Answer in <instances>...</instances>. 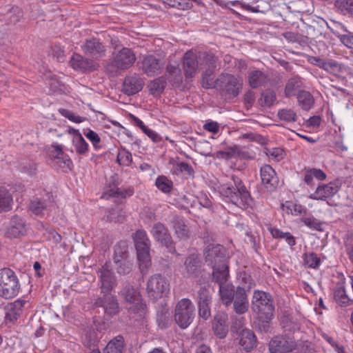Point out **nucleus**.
<instances>
[{"label":"nucleus","mask_w":353,"mask_h":353,"mask_svg":"<svg viewBox=\"0 0 353 353\" xmlns=\"http://www.w3.org/2000/svg\"><path fill=\"white\" fill-rule=\"evenodd\" d=\"M6 231L10 238H17L23 235L26 232L25 222L21 218L14 216L10 221Z\"/></svg>","instance_id":"obj_20"},{"label":"nucleus","mask_w":353,"mask_h":353,"mask_svg":"<svg viewBox=\"0 0 353 353\" xmlns=\"http://www.w3.org/2000/svg\"><path fill=\"white\" fill-rule=\"evenodd\" d=\"M296 341L287 335H278L269 342L268 349L270 353H290L296 349Z\"/></svg>","instance_id":"obj_9"},{"label":"nucleus","mask_w":353,"mask_h":353,"mask_svg":"<svg viewBox=\"0 0 353 353\" xmlns=\"http://www.w3.org/2000/svg\"><path fill=\"white\" fill-rule=\"evenodd\" d=\"M134 241L141 271L142 273L145 274L148 267L151 264L149 253L150 240L145 231L142 230H138L134 235Z\"/></svg>","instance_id":"obj_5"},{"label":"nucleus","mask_w":353,"mask_h":353,"mask_svg":"<svg viewBox=\"0 0 353 353\" xmlns=\"http://www.w3.org/2000/svg\"><path fill=\"white\" fill-rule=\"evenodd\" d=\"M221 3H216L217 5L220 6L222 8H229L231 6H239L241 8L254 12V13H264L262 10H260L259 9V6L253 7L250 6V4L245 3L244 2H241L239 1H225L223 0H220Z\"/></svg>","instance_id":"obj_35"},{"label":"nucleus","mask_w":353,"mask_h":353,"mask_svg":"<svg viewBox=\"0 0 353 353\" xmlns=\"http://www.w3.org/2000/svg\"><path fill=\"white\" fill-rule=\"evenodd\" d=\"M261 178L263 184L266 188L272 190L278 183L274 170L269 165H265L261 168Z\"/></svg>","instance_id":"obj_22"},{"label":"nucleus","mask_w":353,"mask_h":353,"mask_svg":"<svg viewBox=\"0 0 353 353\" xmlns=\"http://www.w3.org/2000/svg\"><path fill=\"white\" fill-rule=\"evenodd\" d=\"M121 210L119 208L108 209L106 210L103 219L106 221H121V216L119 214Z\"/></svg>","instance_id":"obj_54"},{"label":"nucleus","mask_w":353,"mask_h":353,"mask_svg":"<svg viewBox=\"0 0 353 353\" xmlns=\"http://www.w3.org/2000/svg\"><path fill=\"white\" fill-rule=\"evenodd\" d=\"M164 65V62L153 55L145 56L140 62V68L147 76L152 77L159 74Z\"/></svg>","instance_id":"obj_12"},{"label":"nucleus","mask_w":353,"mask_h":353,"mask_svg":"<svg viewBox=\"0 0 353 353\" xmlns=\"http://www.w3.org/2000/svg\"><path fill=\"white\" fill-rule=\"evenodd\" d=\"M212 301L211 293L208 288H201L198 292L199 315L204 320L211 316L210 304Z\"/></svg>","instance_id":"obj_13"},{"label":"nucleus","mask_w":353,"mask_h":353,"mask_svg":"<svg viewBox=\"0 0 353 353\" xmlns=\"http://www.w3.org/2000/svg\"><path fill=\"white\" fill-rule=\"evenodd\" d=\"M195 353H212V352L208 346L201 345L196 348Z\"/></svg>","instance_id":"obj_64"},{"label":"nucleus","mask_w":353,"mask_h":353,"mask_svg":"<svg viewBox=\"0 0 353 353\" xmlns=\"http://www.w3.org/2000/svg\"><path fill=\"white\" fill-rule=\"evenodd\" d=\"M48 207H54L53 203H51L50 206H48L45 202L39 201V200H34L31 201L30 204V210L35 214H46V211L48 210Z\"/></svg>","instance_id":"obj_43"},{"label":"nucleus","mask_w":353,"mask_h":353,"mask_svg":"<svg viewBox=\"0 0 353 353\" xmlns=\"http://www.w3.org/2000/svg\"><path fill=\"white\" fill-rule=\"evenodd\" d=\"M252 310L256 312L259 319L268 321L272 316L274 307L273 306L271 296L260 290H255L252 301Z\"/></svg>","instance_id":"obj_6"},{"label":"nucleus","mask_w":353,"mask_h":353,"mask_svg":"<svg viewBox=\"0 0 353 353\" xmlns=\"http://www.w3.org/2000/svg\"><path fill=\"white\" fill-rule=\"evenodd\" d=\"M299 105L305 110H309L314 103L312 95L307 91H300L297 96Z\"/></svg>","instance_id":"obj_36"},{"label":"nucleus","mask_w":353,"mask_h":353,"mask_svg":"<svg viewBox=\"0 0 353 353\" xmlns=\"http://www.w3.org/2000/svg\"><path fill=\"white\" fill-rule=\"evenodd\" d=\"M12 198L6 190H0V212L10 208Z\"/></svg>","instance_id":"obj_46"},{"label":"nucleus","mask_w":353,"mask_h":353,"mask_svg":"<svg viewBox=\"0 0 353 353\" xmlns=\"http://www.w3.org/2000/svg\"><path fill=\"white\" fill-rule=\"evenodd\" d=\"M60 114L64 117L68 119L72 122L76 123H80L83 122L85 120V117H80L79 115L75 114L70 110L66 109H59Z\"/></svg>","instance_id":"obj_51"},{"label":"nucleus","mask_w":353,"mask_h":353,"mask_svg":"<svg viewBox=\"0 0 353 353\" xmlns=\"http://www.w3.org/2000/svg\"><path fill=\"white\" fill-rule=\"evenodd\" d=\"M101 292L108 294L115 285V279L108 264H105L99 271Z\"/></svg>","instance_id":"obj_18"},{"label":"nucleus","mask_w":353,"mask_h":353,"mask_svg":"<svg viewBox=\"0 0 353 353\" xmlns=\"http://www.w3.org/2000/svg\"><path fill=\"white\" fill-rule=\"evenodd\" d=\"M198 68L197 57L192 51L187 52L183 59V70L186 78L194 77Z\"/></svg>","instance_id":"obj_21"},{"label":"nucleus","mask_w":353,"mask_h":353,"mask_svg":"<svg viewBox=\"0 0 353 353\" xmlns=\"http://www.w3.org/2000/svg\"><path fill=\"white\" fill-rule=\"evenodd\" d=\"M155 185L162 192L169 193L173 188V183L167 176L161 175L156 179Z\"/></svg>","instance_id":"obj_40"},{"label":"nucleus","mask_w":353,"mask_h":353,"mask_svg":"<svg viewBox=\"0 0 353 353\" xmlns=\"http://www.w3.org/2000/svg\"><path fill=\"white\" fill-rule=\"evenodd\" d=\"M143 132L146 134L153 142L158 143L161 141V136L155 131L150 129L148 126L143 130Z\"/></svg>","instance_id":"obj_58"},{"label":"nucleus","mask_w":353,"mask_h":353,"mask_svg":"<svg viewBox=\"0 0 353 353\" xmlns=\"http://www.w3.org/2000/svg\"><path fill=\"white\" fill-rule=\"evenodd\" d=\"M205 63L208 65V69L203 74L201 84L205 88L209 89L219 87L226 94L233 97H236L242 90L243 80L240 76L230 74H222L215 81L211 77L215 67V57L213 54H206L203 57Z\"/></svg>","instance_id":"obj_1"},{"label":"nucleus","mask_w":353,"mask_h":353,"mask_svg":"<svg viewBox=\"0 0 353 353\" xmlns=\"http://www.w3.org/2000/svg\"><path fill=\"white\" fill-rule=\"evenodd\" d=\"M269 155L272 157L274 160L279 161L283 158L284 152L282 149L274 148L269 152Z\"/></svg>","instance_id":"obj_60"},{"label":"nucleus","mask_w":353,"mask_h":353,"mask_svg":"<svg viewBox=\"0 0 353 353\" xmlns=\"http://www.w3.org/2000/svg\"><path fill=\"white\" fill-rule=\"evenodd\" d=\"M84 135L91 142L95 150H99L101 148L100 145L101 138L96 132L88 129L87 131L84 132Z\"/></svg>","instance_id":"obj_48"},{"label":"nucleus","mask_w":353,"mask_h":353,"mask_svg":"<svg viewBox=\"0 0 353 353\" xmlns=\"http://www.w3.org/2000/svg\"><path fill=\"white\" fill-rule=\"evenodd\" d=\"M184 265L187 276H190L195 274L198 270L200 265L199 260L196 255L192 254L186 259Z\"/></svg>","instance_id":"obj_37"},{"label":"nucleus","mask_w":353,"mask_h":353,"mask_svg":"<svg viewBox=\"0 0 353 353\" xmlns=\"http://www.w3.org/2000/svg\"><path fill=\"white\" fill-rule=\"evenodd\" d=\"M301 221L311 229L319 231L323 230V223L313 216L303 218L301 219Z\"/></svg>","instance_id":"obj_50"},{"label":"nucleus","mask_w":353,"mask_h":353,"mask_svg":"<svg viewBox=\"0 0 353 353\" xmlns=\"http://www.w3.org/2000/svg\"><path fill=\"white\" fill-rule=\"evenodd\" d=\"M20 290L19 279L14 271L9 268L0 270V296L10 299L17 296Z\"/></svg>","instance_id":"obj_4"},{"label":"nucleus","mask_w":353,"mask_h":353,"mask_svg":"<svg viewBox=\"0 0 353 353\" xmlns=\"http://www.w3.org/2000/svg\"><path fill=\"white\" fill-rule=\"evenodd\" d=\"M228 315L223 312H219L214 316L212 328L216 336L224 338L228 331L227 325Z\"/></svg>","instance_id":"obj_23"},{"label":"nucleus","mask_w":353,"mask_h":353,"mask_svg":"<svg viewBox=\"0 0 353 353\" xmlns=\"http://www.w3.org/2000/svg\"><path fill=\"white\" fill-rule=\"evenodd\" d=\"M134 192V188L128 187L125 189H119V188H113L110 190H107L103 194L104 198H118V199H125L131 196Z\"/></svg>","instance_id":"obj_29"},{"label":"nucleus","mask_w":353,"mask_h":353,"mask_svg":"<svg viewBox=\"0 0 353 353\" xmlns=\"http://www.w3.org/2000/svg\"><path fill=\"white\" fill-rule=\"evenodd\" d=\"M234 299V308L236 312L243 314L248 309V301L245 294V290L238 287L235 292Z\"/></svg>","instance_id":"obj_24"},{"label":"nucleus","mask_w":353,"mask_h":353,"mask_svg":"<svg viewBox=\"0 0 353 353\" xmlns=\"http://www.w3.org/2000/svg\"><path fill=\"white\" fill-rule=\"evenodd\" d=\"M205 256L209 265L213 266L225 262V250L222 245L210 244L205 250Z\"/></svg>","instance_id":"obj_15"},{"label":"nucleus","mask_w":353,"mask_h":353,"mask_svg":"<svg viewBox=\"0 0 353 353\" xmlns=\"http://www.w3.org/2000/svg\"><path fill=\"white\" fill-rule=\"evenodd\" d=\"M339 189V183L337 181L322 184L319 185L314 192L310 194L309 198L313 200L326 201L336 194Z\"/></svg>","instance_id":"obj_11"},{"label":"nucleus","mask_w":353,"mask_h":353,"mask_svg":"<svg viewBox=\"0 0 353 353\" xmlns=\"http://www.w3.org/2000/svg\"><path fill=\"white\" fill-rule=\"evenodd\" d=\"M283 208L284 210H286L288 213L294 216L305 214L307 212V208L305 207L292 202H286L283 205Z\"/></svg>","instance_id":"obj_42"},{"label":"nucleus","mask_w":353,"mask_h":353,"mask_svg":"<svg viewBox=\"0 0 353 353\" xmlns=\"http://www.w3.org/2000/svg\"><path fill=\"white\" fill-rule=\"evenodd\" d=\"M278 117L281 120L286 122H294L297 117L296 112L291 109H282L278 112Z\"/></svg>","instance_id":"obj_49"},{"label":"nucleus","mask_w":353,"mask_h":353,"mask_svg":"<svg viewBox=\"0 0 353 353\" xmlns=\"http://www.w3.org/2000/svg\"><path fill=\"white\" fill-rule=\"evenodd\" d=\"M240 279L241 280L242 284L243 285V288L245 290L247 288L248 290H250L254 286V282L252 277L247 274L246 273H243L241 274Z\"/></svg>","instance_id":"obj_56"},{"label":"nucleus","mask_w":353,"mask_h":353,"mask_svg":"<svg viewBox=\"0 0 353 353\" xmlns=\"http://www.w3.org/2000/svg\"><path fill=\"white\" fill-rule=\"evenodd\" d=\"M70 65L75 70L83 71L93 70L95 68L94 65H90L87 60H85L82 56L78 54H75L72 57Z\"/></svg>","instance_id":"obj_33"},{"label":"nucleus","mask_w":353,"mask_h":353,"mask_svg":"<svg viewBox=\"0 0 353 353\" xmlns=\"http://www.w3.org/2000/svg\"><path fill=\"white\" fill-rule=\"evenodd\" d=\"M136 59V54L130 48H123L112 53V60L107 65L106 70L109 73L116 75L121 71L131 68Z\"/></svg>","instance_id":"obj_3"},{"label":"nucleus","mask_w":353,"mask_h":353,"mask_svg":"<svg viewBox=\"0 0 353 353\" xmlns=\"http://www.w3.org/2000/svg\"><path fill=\"white\" fill-rule=\"evenodd\" d=\"M335 6L341 14L353 17V0H336Z\"/></svg>","instance_id":"obj_38"},{"label":"nucleus","mask_w":353,"mask_h":353,"mask_svg":"<svg viewBox=\"0 0 353 353\" xmlns=\"http://www.w3.org/2000/svg\"><path fill=\"white\" fill-rule=\"evenodd\" d=\"M235 292L234 285L229 283L219 285V293L221 300L225 305H229L232 303L233 299L235 297Z\"/></svg>","instance_id":"obj_30"},{"label":"nucleus","mask_w":353,"mask_h":353,"mask_svg":"<svg viewBox=\"0 0 353 353\" xmlns=\"http://www.w3.org/2000/svg\"><path fill=\"white\" fill-rule=\"evenodd\" d=\"M314 179L323 181L326 179V174L321 169L311 168L306 170L304 174V182L308 185H312L314 184Z\"/></svg>","instance_id":"obj_31"},{"label":"nucleus","mask_w":353,"mask_h":353,"mask_svg":"<svg viewBox=\"0 0 353 353\" xmlns=\"http://www.w3.org/2000/svg\"><path fill=\"white\" fill-rule=\"evenodd\" d=\"M117 160L121 165L129 166L132 161V156L128 150L121 148L119 150Z\"/></svg>","instance_id":"obj_44"},{"label":"nucleus","mask_w":353,"mask_h":353,"mask_svg":"<svg viewBox=\"0 0 353 353\" xmlns=\"http://www.w3.org/2000/svg\"><path fill=\"white\" fill-rule=\"evenodd\" d=\"M212 268V280L219 285L225 284L229 277L228 267L225 264V262L213 265Z\"/></svg>","instance_id":"obj_26"},{"label":"nucleus","mask_w":353,"mask_h":353,"mask_svg":"<svg viewBox=\"0 0 353 353\" xmlns=\"http://www.w3.org/2000/svg\"><path fill=\"white\" fill-rule=\"evenodd\" d=\"M26 304V301L24 299H19L14 302L8 303L5 307L6 312V321L13 323L17 320L23 312V308Z\"/></svg>","instance_id":"obj_16"},{"label":"nucleus","mask_w":353,"mask_h":353,"mask_svg":"<svg viewBox=\"0 0 353 353\" xmlns=\"http://www.w3.org/2000/svg\"><path fill=\"white\" fill-rule=\"evenodd\" d=\"M121 295L125 299L127 307L134 312L143 311L145 305L141 302L140 292L137 289L131 286H126L121 292Z\"/></svg>","instance_id":"obj_10"},{"label":"nucleus","mask_w":353,"mask_h":353,"mask_svg":"<svg viewBox=\"0 0 353 353\" xmlns=\"http://www.w3.org/2000/svg\"><path fill=\"white\" fill-rule=\"evenodd\" d=\"M321 121V119L320 117L314 116V117H310L307 120V125L309 126H312V127H317V126L320 125Z\"/></svg>","instance_id":"obj_62"},{"label":"nucleus","mask_w":353,"mask_h":353,"mask_svg":"<svg viewBox=\"0 0 353 353\" xmlns=\"http://www.w3.org/2000/svg\"><path fill=\"white\" fill-rule=\"evenodd\" d=\"M312 59L316 61V65L334 75L339 76L345 71V67L334 60H324L316 57Z\"/></svg>","instance_id":"obj_19"},{"label":"nucleus","mask_w":353,"mask_h":353,"mask_svg":"<svg viewBox=\"0 0 353 353\" xmlns=\"http://www.w3.org/2000/svg\"><path fill=\"white\" fill-rule=\"evenodd\" d=\"M97 305L104 308L106 314L114 315L119 312V304L116 298L111 294L104 295L103 299H99Z\"/></svg>","instance_id":"obj_27"},{"label":"nucleus","mask_w":353,"mask_h":353,"mask_svg":"<svg viewBox=\"0 0 353 353\" xmlns=\"http://www.w3.org/2000/svg\"><path fill=\"white\" fill-rule=\"evenodd\" d=\"M341 42L347 48L353 49V36L344 34L341 37Z\"/></svg>","instance_id":"obj_61"},{"label":"nucleus","mask_w":353,"mask_h":353,"mask_svg":"<svg viewBox=\"0 0 353 353\" xmlns=\"http://www.w3.org/2000/svg\"><path fill=\"white\" fill-rule=\"evenodd\" d=\"M194 317V306L189 299H182L175 306L174 321L181 328H187L192 322Z\"/></svg>","instance_id":"obj_7"},{"label":"nucleus","mask_w":353,"mask_h":353,"mask_svg":"<svg viewBox=\"0 0 353 353\" xmlns=\"http://www.w3.org/2000/svg\"><path fill=\"white\" fill-rule=\"evenodd\" d=\"M203 128L208 132L216 134L219 132L220 127L217 122L211 121L206 122L203 125Z\"/></svg>","instance_id":"obj_59"},{"label":"nucleus","mask_w":353,"mask_h":353,"mask_svg":"<svg viewBox=\"0 0 353 353\" xmlns=\"http://www.w3.org/2000/svg\"><path fill=\"white\" fill-rule=\"evenodd\" d=\"M81 48L84 53L96 58L103 56L105 50L104 46L96 39L88 40Z\"/></svg>","instance_id":"obj_25"},{"label":"nucleus","mask_w":353,"mask_h":353,"mask_svg":"<svg viewBox=\"0 0 353 353\" xmlns=\"http://www.w3.org/2000/svg\"><path fill=\"white\" fill-rule=\"evenodd\" d=\"M276 99V94L272 90H265L261 93L259 103L263 107H270L274 103Z\"/></svg>","instance_id":"obj_41"},{"label":"nucleus","mask_w":353,"mask_h":353,"mask_svg":"<svg viewBox=\"0 0 353 353\" xmlns=\"http://www.w3.org/2000/svg\"><path fill=\"white\" fill-rule=\"evenodd\" d=\"M121 256H114V262L116 263H120L119 266L118 267V272L119 274H127L130 272L132 269V265L125 260H122Z\"/></svg>","instance_id":"obj_52"},{"label":"nucleus","mask_w":353,"mask_h":353,"mask_svg":"<svg viewBox=\"0 0 353 353\" xmlns=\"http://www.w3.org/2000/svg\"><path fill=\"white\" fill-rule=\"evenodd\" d=\"M174 228L177 237L183 239L188 236V230L183 221H176Z\"/></svg>","instance_id":"obj_53"},{"label":"nucleus","mask_w":353,"mask_h":353,"mask_svg":"<svg viewBox=\"0 0 353 353\" xmlns=\"http://www.w3.org/2000/svg\"><path fill=\"white\" fill-rule=\"evenodd\" d=\"M175 172L179 174L181 172H185L188 175H191L193 173L192 167L187 163L179 162L175 164Z\"/></svg>","instance_id":"obj_55"},{"label":"nucleus","mask_w":353,"mask_h":353,"mask_svg":"<svg viewBox=\"0 0 353 353\" xmlns=\"http://www.w3.org/2000/svg\"><path fill=\"white\" fill-rule=\"evenodd\" d=\"M300 79L295 77L290 79L285 88V94L286 97H290L294 96L296 90L301 87Z\"/></svg>","instance_id":"obj_45"},{"label":"nucleus","mask_w":353,"mask_h":353,"mask_svg":"<svg viewBox=\"0 0 353 353\" xmlns=\"http://www.w3.org/2000/svg\"><path fill=\"white\" fill-rule=\"evenodd\" d=\"M303 262L308 268H316L320 265L321 259L316 254L309 252L303 255Z\"/></svg>","instance_id":"obj_47"},{"label":"nucleus","mask_w":353,"mask_h":353,"mask_svg":"<svg viewBox=\"0 0 353 353\" xmlns=\"http://www.w3.org/2000/svg\"><path fill=\"white\" fill-rule=\"evenodd\" d=\"M170 290V284L161 274L152 276L148 283L146 292L150 297L158 299L167 294Z\"/></svg>","instance_id":"obj_8"},{"label":"nucleus","mask_w":353,"mask_h":353,"mask_svg":"<svg viewBox=\"0 0 353 353\" xmlns=\"http://www.w3.org/2000/svg\"><path fill=\"white\" fill-rule=\"evenodd\" d=\"M219 192L222 196L240 208L245 207L250 200L248 191L238 178H234L232 183L221 184Z\"/></svg>","instance_id":"obj_2"},{"label":"nucleus","mask_w":353,"mask_h":353,"mask_svg":"<svg viewBox=\"0 0 353 353\" xmlns=\"http://www.w3.org/2000/svg\"><path fill=\"white\" fill-rule=\"evenodd\" d=\"M143 85V79L139 74L134 73L125 78L122 90L128 95H133L141 91Z\"/></svg>","instance_id":"obj_14"},{"label":"nucleus","mask_w":353,"mask_h":353,"mask_svg":"<svg viewBox=\"0 0 353 353\" xmlns=\"http://www.w3.org/2000/svg\"><path fill=\"white\" fill-rule=\"evenodd\" d=\"M269 230H270L271 234L272 235V236L274 238H276V239H278V238L283 239V236L285 235V233L276 228H270L269 229Z\"/></svg>","instance_id":"obj_63"},{"label":"nucleus","mask_w":353,"mask_h":353,"mask_svg":"<svg viewBox=\"0 0 353 353\" xmlns=\"http://www.w3.org/2000/svg\"><path fill=\"white\" fill-rule=\"evenodd\" d=\"M239 336V343L245 350L249 351L256 345V339L254 334L251 330L243 329L240 332Z\"/></svg>","instance_id":"obj_28"},{"label":"nucleus","mask_w":353,"mask_h":353,"mask_svg":"<svg viewBox=\"0 0 353 353\" xmlns=\"http://www.w3.org/2000/svg\"><path fill=\"white\" fill-rule=\"evenodd\" d=\"M124 347L123 336H117L110 341L104 348L103 353H121Z\"/></svg>","instance_id":"obj_34"},{"label":"nucleus","mask_w":353,"mask_h":353,"mask_svg":"<svg viewBox=\"0 0 353 353\" xmlns=\"http://www.w3.org/2000/svg\"><path fill=\"white\" fill-rule=\"evenodd\" d=\"M149 87L152 92H160L163 90L164 87L163 81L160 79H156L151 81L149 84Z\"/></svg>","instance_id":"obj_57"},{"label":"nucleus","mask_w":353,"mask_h":353,"mask_svg":"<svg viewBox=\"0 0 353 353\" xmlns=\"http://www.w3.org/2000/svg\"><path fill=\"white\" fill-rule=\"evenodd\" d=\"M266 81V75L260 70H253L249 74L248 82L252 88H256L263 85Z\"/></svg>","instance_id":"obj_32"},{"label":"nucleus","mask_w":353,"mask_h":353,"mask_svg":"<svg viewBox=\"0 0 353 353\" xmlns=\"http://www.w3.org/2000/svg\"><path fill=\"white\" fill-rule=\"evenodd\" d=\"M150 232L157 241L170 249V251L173 250L174 248L172 246L170 235L163 224L160 223L154 224Z\"/></svg>","instance_id":"obj_17"},{"label":"nucleus","mask_w":353,"mask_h":353,"mask_svg":"<svg viewBox=\"0 0 353 353\" xmlns=\"http://www.w3.org/2000/svg\"><path fill=\"white\" fill-rule=\"evenodd\" d=\"M72 143L76 153L78 154L85 155L89 151V145L82 135L75 139H72Z\"/></svg>","instance_id":"obj_39"}]
</instances>
